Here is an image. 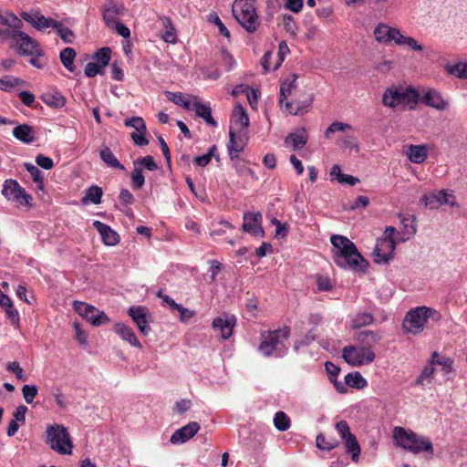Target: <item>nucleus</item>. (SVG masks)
I'll return each instance as SVG.
<instances>
[{"mask_svg": "<svg viewBox=\"0 0 467 467\" xmlns=\"http://www.w3.org/2000/svg\"><path fill=\"white\" fill-rule=\"evenodd\" d=\"M330 241L334 246L333 258L337 265L354 272H366L368 263L352 241L338 234L332 235Z\"/></svg>", "mask_w": 467, "mask_h": 467, "instance_id": "nucleus-1", "label": "nucleus"}, {"mask_svg": "<svg viewBox=\"0 0 467 467\" xmlns=\"http://www.w3.org/2000/svg\"><path fill=\"white\" fill-rule=\"evenodd\" d=\"M298 75L294 73L287 79L283 81L280 85L279 105H285V109L293 115L303 114L307 111V109L312 104V98H307L303 100L293 99L288 100V97L293 96V91L296 88V80Z\"/></svg>", "mask_w": 467, "mask_h": 467, "instance_id": "nucleus-2", "label": "nucleus"}, {"mask_svg": "<svg viewBox=\"0 0 467 467\" xmlns=\"http://www.w3.org/2000/svg\"><path fill=\"white\" fill-rule=\"evenodd\" d=\"M441 318V315L437 310L424 306H418L410 309L406 314L402 322V328L407 333L416 335L424 329V325L428 319L437 322Z\"/></svg>", "mask_w": 467, "mask_h": 467, "instance_id": "nucleus-3", "label": "nucleus"}, {"mask_svg": "<svg viewBox=\"0 0 467 467\" xmlns=\"http://www.w3.org/2000/svg\"><path fill=\"white\" fill-rule=\"evenodd\" d=\"M393 438L397 445L413 453L433 452L432 443L428 439L420 437L413 431H406L402 427L394 428Z\"/></svg>", "mask_w": 467, "mask_h": 467, "instance_id": "nucleus-4", "label": "nucleus"}, {"mask_svg": "<svg viewBox=\"0 0 467 467\" xmlns=\"http://www.w3.org/2000/svg\"><path fill=\"white\" fill-rule=\"evenodd\" d=\"M238 23L249 33L257 30L260 21L255 11L254 0H235L232 7Z\"/></svg>", "mask_w": 467, "mask_h": 467, "instance_id": "nucleus-5", "label": "nucleus"}, {"mask_svg": "<svg viewBox=\"0 0 467 467\" xmlns=\"http://www.w3.org/2000/svg\"><path fill=\"white\" fill-rule=\"evenodd\" d=\"M290 336V328L284 327L272 331H263L261 333V342L258 346V351L265 357L269 358L276 352H280L285 347V341Z\"/></svg>", "mask_w": 467, "mask_h": 467, "instance_id": "nucleus-6", "label": "nucleus"}, {"mask_svg": "<svg viewBox=\"0 0 467 467\" xmlns=\"http://www.w3.org/2000/svg\"><path fill=\"white\" fill-rule=\"evenodd\" d=\"M46 443L61 455L72 453L73 443L66 427L60 424H53L47 428Z\"/></svg>", "mask_w": 467, "mask_h": 467, "instance_id": "nucleus-7", "label": "nucleus"}, {"mask_svg": "<svg viewBox=\"0 0 467 467\" xmlns=\"http://www.w3.org/2000/svg\"><path fill=\"white\" fill-rule=\"evenodd\" d=\"M420 99L419 92L411 87L389 88L382 96V104L389 108H396L406 103L417 104Z\"/></svg>", "mask_w": 467, "mask_h": 467, "instance_id": "nucleus-8", "label": "nucleus"}, {"mask_svg": "<svg viewBox=\"0 0 467 467\" xmlns=\"http://www.w3.org/2000/svg\"><path fill=\"white\" fill-rule=\"evenodd\" d=\"M342 357L348 364L359 367L372 363L376 356L370 348H364L359 346H347L343 348Z\"/></svg>", "mask_w": 467, "mask_h": 467, "instance_id": "nucleus-9", "label": "nucleus"}, {"mask_svg": "<svg viewBox=\"0 0 467 467\" xmlns=\"http://www.w3.org/2000/svg\"><path fill=\"white\" fill-rule=\"evenodd\" d=\"M336 430L344 441L346 451L351 455L354 462H358L361 448L356 436L351 433L348 423L346 420H340L336 423Z\"/></svg>", "mask_w": 467, "mask_h": 467, "instance_id": "nucleus-10", "label": "nucleus"}, {"mask_svg": "<svg viewBox=\"0 0 467 467\" xmlns=\"http://www.w3.org/2000/svg\"><path fill=\"white\" fill-rule=\"evenodd\" d=\"M73 309L93 326L99 327L109 322V317L94 306L81 301H74Z\"/></svg>", "mask_w": 467, "mask_h": 467, "instance_id": "nucleus-11", "label": "nucleus"}, {"mask_svg": "<svg viewBox=\"0 0 467 467\" xmlns=\"http://www.w3.org/2000/svg\"><path fill=\"white\" fill-rule=\"evenodd\" d=\"M2 193L8 200H13L21 205H28L32 200L31 195L27 194L16 181L11 179L5 181Z\"/></svg>", "mask_w": 467, "mask_h": 467, "instance_id": "nucleus-12", "label": "nucleus"}, {"mask_svg": "<svg viewBox=\"0 0 467 467\" xmlns=\"http://www.w3.org/2000/svg\"><path fill=\"white\" fill-rule=\"evenodd\" d=\"M421 202L424 203L425 207L431 210L438 209L443 204H449L451 206L456 204L455 196L445 190L434 191L424 194L421 198Z\"/></svg>", "mask_w": 467, "mask_h": 467, "instance_id": "nucleus-13", "label": "nucleus"}, {"mask_svg": "<svg viewBox=\"0 0 467 467\" xmlns=\"http://www.w3.org/2000/svg\"><path fill=\"white\" fill-rule=\"evenodd\" d=\"M129 316L131 317L132 321L138 327L140 332L147 336L151 331V328L149 325L150 321V315L146 306H130L128 310Z\"/></svg>", "mask_w": 467, "mask_h": 467, "instance_id": "nucleus-14", "label": "nucleus"}, {"mask_svg": "<svg viewBox=\"0 0 467 467\" xmlns=\"http://www.w3.org/2000/svg\"><path fill=\"white\" fill-rule=\"evenodd\" d=\"M396 248V243L393 238L384 236L377 242L374 248L373 254L375 255V262L378 264L388 263L393 258V253Z\"/></svg>", "mask_w": 467, "mask_h": 467, "instance_id": "nucleus-15", "label": "nucleus"}, {"mask_svg": "<svg viewBox=\"0 0 467 467\" xmlns=\"http://www.w3.org/2000/svg\"><path fill=\"white\" fill-rule=\"evenodd\" d=\"M243 230L254 237H264L265 230L262 226L263 217L261 213L246 212L243 215Z\"/></svg>", "mask_w": 467, "mask_h": 467, "instance_id": "nucleus-16", "label": "nucleus"}, {"mask_svg": "<svg viewBox=\"0 0 467 467\" xmlns=\"http://www.w3.org/2000/svg\"><path fill=\"white\" fill-rule=\"evenodd\" d=\"M236 325V317L234 315L223 313L216 317L212 323V327L215 331H220L223 340L229 339L233 335L234 327Z\"/></svg>", "mask_w": 467, "mask_h": 467, "instance_id": "nucleus-17", "label": "nucleus"}, {"mask_svg": "<svg viewBox=\"0 0 467 467\" xmlns=\"http://www.w3.org/2000/svg\"><path fill=\"white\" fill-rule=\"evenodd\" d=\"M10 47L20 56L34 55L36 48L40 47L39 43L25 32H19L17 38Z\"/></svg>", "mask_w": 467, "mask_h": 467, "instance_id": "nucleus-18", "label": "nucleus"}, {"mask_svg": "<svg viewBox=\"0 0 467 467\" xmlns=\"http://www.w3.org/2000/svg\"><path fill=\"white\" fill-rule=\"evenodd\" d=\"M124 124L125 126L131 127L135 130V131L130 134L134 144L140 147H143L149 144V140L145 138L147 128L142 118L132 117L130 119H125Z\"/></svg>", "mask_w": 467, "mask_h": 467, "instance_id": "nucleus-19", "label": "nucleus"}, {"mask_svg": "<svg viewBox=\"0 0 467 467\" xmlns=\"http://www.w3.org/2000/svg\"><path fill=\"white\" fill-rule=\"evenodd\" d=\"M19 16L23 20L31 24L32 26L39 31H44L49 27L53 28L54 26H57L56 22L57 20L46 17L39 11H34L32 13L23 11L19 14Z\"/></svg>", "mask_w": 467, "mask_h": 467, "instance_id": "nucleus-20", "label": "nucleus"}, {"mask_svg": "<svg viewBox=\"0 0 467 467\" xmlns=\"http://www.w3.org/2000/svg\"><path fill=\"white\" fill-rule=\"evenodd\" d=\"M419 101H421L428 107L441 111H443L448 108V102L442 98L439 91L433 88L423 89L421 95H420Z\"/></svg>", "mask_w": 467, "mask_h": 467, "instance_id": "nucleus-21", "label": "nucleus"}, {"mask_svg": "<svg viewBox=\"0 0 467 467\" xmlns=\"http://www.w3.org/2000/svg\"><path fill=\"white\" fill-rule=\"evenodd\" d=\"M400 30L386 24L379 23L374 29V36L378 42L388 45L392 41L397 45Z\"/></svg>", "mask_w": 467, "mask_h": 467, "instance_id": "nucleus-22", "label": "nucleus"}, {"mask_svg": "<svg viewBox=\"0 0 467 467\" xmlns=\"http://www.w3.org/2000/svg\"><path fill=\"white\" fill-rule=\"evenodd\" d=\"M201 427L196 421H191L185 426L178 429L171 435L170 441L173 444L184 443L192 439L199 431Z\"/></svg>", "mask_w": 467, "mask_h": 467, "instance_id": "nucleus-23", "label": "nucleus"}, {"mask_svg": "<svg viewBox=\"0 0 467 467\" xmlns=\"http://www.w3.org/2000/svg\"><path fill=\"white\" fill-rule=\"evenodd\" d=\"M192 105L190 110H194L195 114L202 118L207 125L216 127L217 122L213 118L212 109L209 104L202 103L198 97L192 96Z\"/></svg>", "mask_w": 467, "mask_h": 467, "instance_id": "nucleus-24", "label": "nucleus"}, {"mask_svg": "<svg viewBox=\"0 0 467 467\" xmlns=\"http://www.w3.org/2000/svg\"><path fill=\"white\" fill-rule=\"evenodd\" d=\"M125 10L123 5L114 2H109L102 7V17L107 26H112L114 23L119 22L118 16L122 15Z\"/></svg>", "mask_w": 467, "mask_h": 467, "instance_id": "nucleus-25", "label": "nucleus"}, {"mask_svg": "<svg viewBox=\"0 0 467 467\" xmlns=\"http://www.w3.org/2000/svg\"><path fill=\"white\" fill-rule=\"evenodd\" d=\"M93 226L99 233L101 239L106 245H116L119 242V235L109 225L99 221H95L93 223Z\"/></svg>", "mask_w": 467, "mask_h": 467, "instance_id": "nucleus-26", "label": "nucleus"}, {"mask_svg": "<svg viewBox=\"0 0 467 467\" xmlns=\"http://www.w3.org/2000/svg\"><path fill=\"white\" fill-rule=\"evenodd\" d=\"M429 152V146L427 144H420V145H409L406 150V155L410 162L416 164L423 163Z\"/></svg>", "mask_w": 467, "mask_h": 467, "instance_id": "nucleus-27", "label": "nucleus"}, {"mask_svg": "<svg viewBox=\"0 0 467 467\" xmlns=\"http://www.w3.org/2000/svg\"><path fill=\"white\" fill-rule=\"evenodd\" d=\"M381 339L382 336L378 331L363 330L357 336L358 346L364 348L372 349Z\"/></svg>", "mask_w": 467, "mask_h": 467, "instance_id": "nucleus-28", "label": "nucleus"}, {"mask_svg": "<svg viewBox=\"0 0 467 467\" xmlns=\"http://www.w3.org/2000/svg\"><path fill=\"white\" fill-rule=\"evenodd\" d=\"M113 330L123 340L129 342L132 347L141 348V344L138 340L133 329L130 327L123 323H117L115 324Z\"/></svg>", "mask_w": 467, "mask_h": 467, "instance_id": "nucleus-29", "label": "nucleus"}, {"mask_svg": "<svg viewBox=\"0 0 467 467\" xmlns=\"http://www.w3.org/2000/svg\"><path fill=\"white\" fill-rule=\"evenodd\" d=\"M244 141L241 136H237L232 130L229 131V141L227 143V150L231 161L238 159L239 154L244 149Z\"/></svg>", "mask_w": 467, "mask_h": 467, "instance_id": "nucleus-30", "label": "nucleus"}, {"mask_svg": "<svg viewBox=\"0 0 467 467\" xmlns=\"http://www.w3.org/2000/svg\"><path fill=\"white\" fill-rule=\"evenodd\" d=\"M13 136L26 144L33 143L36 140L35 131L28 124H19L13 129Z\"/></svg>", "mask_w": 467, "mask_h": 467, "instance_id": "nucleus-31", "label": "nucleus"}, {"mask_svg": "<svg viewBox=\"0 0 467 467\" xmlns=\"http://www.w3.org/2000/svg\"><path fill=\"white\" fill-rule=\"evenodd\" d=\"M159 20L161 22L165 31L161 34V38L166 43L174 44L177 41L176 30L171 19L169 16H159Z\"/></svg>", "mask_w": 467, "mask_h": 467, "instance_id": "nucleus-32", "label": "nucleus"}, {"mask_svg": "<svg viewBox=\"0 0 467 467\" xmlns=\"http://www.w3.org/2000/svg\"><path fill=\"white\" fill-rule=\"evenodd\" d=\"M307 135L305 130H301L297 132L289 133L285 142L286 144H290L294 150H298L303 148L307 143Z\"/></svg>", "mask_w": 467, "mask_h": 467, "instance_id": "nucleus-33", "label": "nucleus"}, {"mask_svg": "<svg viewBox=\"0 0 467 467\" xmlns=\"http://www.w3.org/2000/svg\"><path fill=\"white\" fill-rule=\"evenodd\" d=\"M102 195V188L97 185H92L86 190L85 195L81 199V202L83 204H87L88 202L93 204H99L101 202Z\"/></svg>", "mask_w": 467, "mask_h": 467, "instance_id": "nucleus-34", "label": "nucleus"}, {"mask_svg": "<svg viewBox=\"0 0 467 467\" xmlns=\"http://www.w3.org/2000/svg\"><path fill=\"white\" fill-rule=\"evenodd\" d=\"M100 159L109 167L116 168L120 171H124L125 167L119 162V161L113 154L111 150L104 146L99 151Z\"/></svg>", "mask_w": 467, "mask_h": 467, "instance_id": "nucleus-35", "label": "nucleus"}, {"mask_svg": "<svg viewBox=\"0 0 467 467\" xmlns=\"http://www.w3.org/2000/svg\"><path fill=\"white\" fill-rule=\"evenodd\" d=\"M166 98L173 102L174 104L182 107L183 109L190 110L192 105V102L189 99V95H184L181 92H165Z\"/></svg>", "mask_w": 467, "mask_h": 467, "instance_id": "nucleus-36", "label": "nucleus"}, {"mask_svg": "<svg viewBox=\"0 0 467 467\" xmlns=\"http://www.w3.org/2000/svg\"><path fill=\"white\" fill-rule=\"evenodd\" d=\"M41 99L45 104L53 108H62L66 103L65 98L58 91L45 93L41 96Z\"/></svg>", "mask_w": 467, "mask_h": 467, "instance_id": "nucleus-37", "label": "nucleus"}, {"mask_svg": "<svg viewBox=\"0 0 467 467\" xmlns=\"http://www.w3.org/2000/svg\"><path fill=\"white\" fill-rule=\"evenodd\" d=\"M76 56V51L72 47H66L59 54L61 63L70 72L75 70L74 60Z\"/></svg>", "mask_w": 467, "mask_h": 467, "instance_id": "nucleus-38", "label": "nucleus"}, {"mask_svg": "<svg viewBox=\"0 0 467 467\" xmlns=\"http://www.w3.org/2000/svg\"><path fill=\"white\" fill-rule=\"evenodd\" d=\"M337 145L343 150L355 149L357 152L359 150L357 138L354 136L353 131H347L344 136L338 138Z\"/></svg>", "mask_w": 467, "mask_h": 467, "instance_id": "nucleus-39", "label": "nucleus"}, {"mask_svg": "<svg viewBox=\"0 0 467 467\" xmlns=\"http://www.w3.org/2000/svg\"><path fill=\"white\" fill-rule=\"evenodd\" d=\"M345 382L348 386L357 389H362L367 386V380L359 372H355L354 374L348 373L346 375Z\"/></svg>", "mask_w": 467, "mask_h": 467, "instance_id": "nucleus-40", "label": "nucleus"}, {"mask_svg": "<svg viewBox=\"0 0 467 467\" xmlns=\"http://www.w3.org/2000/svg\"><path fill=\"white\" fill-rule=\"evenodd\" d=\"M56 25L57 26H54L53 28L57 31V33L59 36V37L65 43H67V44L73 43L74 38H75V35H74L73 31L69 27L64 26L59 21H57Z\"/></svg>", "mask_w": 467, "mask_h": 467, "instance_id": "nucleus-41", "label": "nucleus"}, {"mask_svg": "<svg viewBox=\"0 0 467 467\" xmlns=\"http://www.w3.org/2000/svg\"><path fill=\"white\" fill-rule=\"evenodd\" d=\"M233 119L236 124H239L242 128H247L249 126V118L245 109L241 105H236L233 111Z\"/></svg>", "mask_w": 467, "mask_h": 467, "instance_id": "nucleus-42", "label": "nucleus"}, {"mask_svg": "<svg viewBox=\"0 0 467 467\" xmlns=\"http://www.w3.org/2000/svg\"><path fill=\"white\" fill-rule=\"evenodd\" d=\"M354 130H355V129L351 125L336 120V121L332 122L328 126V128L326 130L325 137L327 139H330L331 135L337 131L347 132V131H354Z\"/></svg>", "mask_w": 467, "mask_h": 467, "instance_id": "nucleus-43", "label": "nucleus"}, {"mask_svg": "<svg viewBox=\"0 0 467 467\" xmlns=\"http://www.w3.org/2000/svg\"><path fill=\"white\" fill-rule=\"evenodd\" d=\"M274 425L278 431H285L291 426L290 418L284 411H277L274 417Z\"/></svg>", "mask_w": 467, "mask_h": 467, "instance_id": "nucleus-44", "label": "nucleus"}, {"mask_svg": "<svg viewBox=\"0 0 467 467\" xmlns=\"http://www.w3.org/2000/svg\"><path fill=\"white\" fill-rule=\"evenodd\" d=\"M317 447L324 451H331L338 446V441L335 439H327L324 434H318L316 438Z\"/></svg>", "mask_w": 467, "mask_h": 467, "instance_id": "nucleus-45", "label": "nucleus"}, {"mask_svg": "<svg viewBox=\"0 0 467 467\" xmlns=\"http://www.w3.org/2000/svg\"><path fill=\"white\" fill-rule=\"evenodd\" d=\"M96 63H99L102 68L107 67L110 61L111 49L109 47H101L94 54Z\"/></svg>", "mask_w": 467, "mask_h": 467, "instance_id": "nucleus-46", "label": "nucleus"}, {"mask_svg": "<svg viewBox=\"0 0 467 467\" xmlns=\"http://www.w3.org/2000/svg\"><path fill=\"white\" fill-rule=\"evenodd\" d=\"M24 166H25L26 170L29 172L32 180L36 183H37V185L40 189H42L44 186V177H43L42 171L36 166H35L34 164H32L30 162H26L24 164Z\"/></svg>", "mask_w": 467, "mask_h": 467, "instance_id": "nucleus-47", "label": "nucleus"}, {"mask_svg": "<svg viewBox=\"0 0 467 467\" xmlns=\"http://www.w3.org/2000/svg\"><path fill=\"white\" fill-rule=\"evenodd\" d=\"M397 45L398 46H408L411 50H414V51H422L423 50V46L419 44L415 38L403 35L401 32L399 36Z\"/></svg>", "mask_w": 467, "mask_h": 467, "instance_id": "nucleus-48", "label": "nucleus"}, {"mask_svg": "<svg viewBox=\"0 0 467 467\" xmlns=\"http://www.w3.org/2000/svg\"><path fill=\"white\" fill-rule=\"evenodd\" d=\"M3 308L10 324L18 328L20 327V316L13 302Z\"/></svg>", "mask_w": 467, "mask_h": 467, "instance_id": "nucleus-49", "label": "nucleus"}, {"mask_svg": "<svg viewBox=\"0 0 467 467\" xmlns=\"http://www.w3.org/2000/svg\"><path fill=\"white\" fill-rule=\"evenodd\" d=\"M24 84V80L13 76H5V78H0V89L4 91H10L16 86Z\"/></svg>", "mask_w": 467, "mask_h": 467, "instance_id": "nucleus-50", "label": "nucleus"}, {"mask_svg": "<svg viewBox=\"0 0 467 467\" xmlns=\"http://www.w3.org/2000/svg\"><path fill=\"white\" fill-rule=\"evenodd\" d=\"M131 187L134 190L141 189L145 184V179L140 167L134 166V170L131 172Z\"/></svg>", "mask_w": 467, "mask_h": 467, "instance_id": "nucleus-51", "label": "nucleus"}, {"mask_svg": "<svg viewBox=\"0 0 467 467\" xmlns=\"http://www.w3.org/2000/svg\"><path fill=\"white\" fill-rule=\"evenodd\" d=\"M447 71L457 78H467V63L459 62L446 67Z\"/></svg>", "mask_w": 467, "mask_h": 467, "instance_id": "nucleus-52", "label": "nucleus"}, {"mask_svg": "<svg viewBox=\"0 0 467 467\" xmlns=\"http://www.w3.org/2000/svg\"><path fill=\"white\" fill-rule=\"evenodd\" d=\"M134 166L140 168L143 167L150 171H156L158 169V165L155 162L153 157L150 155L140 158L137 161H135Z\"/></svg>", "mask_w": 467, "mask_h": 467, "instance_id": "nucleus-53", "label": "nucleus"}, {"mask_svg": "<svg viewBox=\"0 0 467 467\" xmlns=\"http://www.w3.org/2000/svg\"><path fill=\"white\" fill-rule=\"evenodd\" d=\"M234 161V168L238 175L242 177L251 176L253 178H256L254 171L243 163L239 158L235 159Z\"/></svg>", "mask_w": 467, "mask_h": 467, "instance_id": "nucleus-54", "label": "nucleus"}, {"mask_svg": "<svg viewBox=\"0 0 467 467\" xmlns=\"http://www.w3.org/2000/svg\"><path fill=\"white\" fill-rule=\"evenodd\" d=\"M374 318L372 315L368 313H360L356 316L353 320V326L355 327H365L373 323Z\"/></svg>", "mask_w": 467, "mask_h": 467, "instance_id": "nucleus-55", "label": "nucleus"}, {"mask_svg": "<svg viewBox=\"0 0 467 467\" xmlns=\"http://www.w3.org/2000/svg\"><path fill=\"white\" fill-rule=\"evenodd\" d=\"M37 393L38 389L35 385H25L22 389L23 397L27 404L33 402Z\"/></svg>", "mask_w": 467, "mask_h": 467, "instance_id": "nucleus-56", "label": "nucleus"}, {"mask_svg": "<svg viewBox=\"0 0 467 467\" xmlns=\"http://www.w3.org/2000/svg\"><path fill=\"white\" fill-rule=\"evenodd\" d=\"M288 53H289V47H288L286 42L281 41L278 45V60L273 66V71H275L276 69H278L281 67L285 55Z\"/></svg>", "mask_w": 467, "mask_h": 467, "instance_id": "nucleus-57", "label": "nucleus"}, {"mask_svg": "<svg viewBox=\"0 0 467 467\" xmlns=\"http://www.w3.org/2000/svg\"><path fill=\"white\" fill-rule=\"evenodd\" d=\"M103 69L99 63L88 62L85 67L84 73L87 77L93 78L99 74L102 75L104 73Z\"/></svg>", "mask_w": 467, "mask_h": 467, "instance_id": "nucleus-58", "label": "nucleus"}, {"mask_svg": "<svg viewBox=\"0 0 467 467\" xmlns=\"http://www.w3.org/2000/svg\"><path fill=\"white\" fill-rule=\"evenodd\" d=\"M283 24H284V29L291 34L296 35L297 31V26L294 19V17L291 15H284L283 16Z\"/></svg>", "mask_w": 467, "mask_h": 467, "instance_id": "nucleus-59", "label": "nucleus"}, {"mask_svg": "<svg viewBox=\"0 0 467 467\" xmlns=\"http://www.w3.org/2000/svg\"><path fill=\"white\" fill-rule=\"evenodd\" d=\"M6 369L16 375V378L20 380H26V378L24 373V369L21 368L19 362L12 361L9 362L6 366Z\"/></svg>", "mask_w": 467, "mask_h": 467, "instance_id": "nucleus-60", "label": "nucleus"}, {"mask_svg": "<svg viewBox=\"0 0 467 467\" xmlns=\"http://www.w3.org/2000/svg\"><path fill=\"white\" fill-rule=\"evenodd\" d=\"M317 337V333H316V330L315 329H310L306 335L305 337L296 341L294 345V348L296 351H298L299 350V348L301 346H306V345H309L312 341H314Z\"/></svg>", "mask_w": 467, "mask_h": 467, "instance_id": "nucleus-61", "label": "nucleus"}, {"mask_svg": "<svg viewBox=\"0 0 467 467\" xmlns=\"http://www.w3.org/2000/svg\"><path fill=\"white\" fill-rule=\"evenodd\" d=\"M435 368L432 365H427L423 368L421 373L417 378L415 383L417 385H423L426 379H430L434 374Z\"/></svg>", "mask_w": 467, "mask_h": 467, "instance_id": "nucleus-62", "label": "nucleus"}, {"mask_svg": "<svg viewBox=\"0 0 467 467\" xmlns=\"http://www.w3.org/2000/svg\"><path fill=\"white\" fill-rule=\"evenodd\" d=\"M7 17H8V23L6 24V26L10 27L14 31L22 32L21 28L23 27V22H22L23 19L17 17L12 12L10 15H8Z\"/></svg>", "mask_w": 467, "mask_h": 467, "instance_id": "nucleus-63", "label": "nucleus"}, {"mask_svg": "<svg viewBox=\"0 0 467 467\" xmlns=\"http://www.w3.org/2000/svg\"><path fill=\"white\" fill-rule=\"evenodd\" d=\"M317 285L319 291H331L333 288L331 280L327 275H318L317 277Z\"/></svg>", "mask_w": 467, "mask_h": 467, "instance_id": "nucleus-64", "label": "nucleus"}]
</instances>
